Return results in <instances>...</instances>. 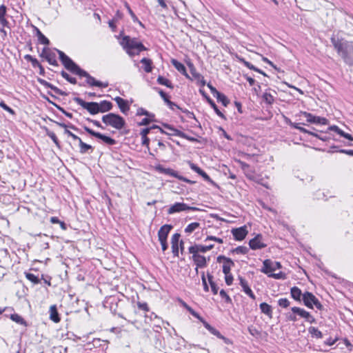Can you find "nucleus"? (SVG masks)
<instances>
[{
    "mask_svg": "<svg viewBox=\"0 0 353 353\" xmlns=\"http://www.w3.org/2000/svg\"><path fill=\"white\" fill-rule=\"evenodd\" d=\"M299 114L304 116L306 118L307 121L312 123V121L314 115L312 114L311 113H309L307 112H303V111H301Z\"/></svg>",
    "mask_w": 353,
    "mask_h": 353,
    "instance_id": "obj_56",
    "label": "nucleus"
},
{
    "mask_svg": "<svg viewBox=\"0 0 353 353\" xmlns=\"http://www.w3.org/2000/svg\"><path fill=\"white\" fill-rule=\"evenodd\" d=\"M328 130L334 131L336 132L338 134H339L341 137H344L348 140L353 141V137L351 134L346 133L343 132L342 130H341L337 125H331L328 128Z\"/></svg>",
    "mask_w": 353,
    "mask_h": 353,
    "instance_id": "obj_22",
    "label": "nucleus"
},
{
    "mask_svg": "<svg viewBox=\"0 0 353 353\" xmlns=\"http://www.w3.org/2000/svg\"><path fill=\"white\" fill-rule=\"evenodd\" d=\"M123 48L130 56H134L139 54V52L146 50L147 48L137 39H131L128 36H125L121 42Z\"/></svg>",
    "mask_w": 353,
    "mask_h": 353,
    "instance_id": "obj_2",
    "label": "nucleus"
},
{
    "mask_svg": "<svg viewBox=\"0 0 353 353\" xmlns=\"http://www.w3.org/2000/svg\"><path fill=\"white\" fill-rule=\"evenodd\" d=\"M220 296L221 298L224 299L225 302L228 303H232L231 298L228 295V294L225 292L224 290H221L219 292Z\"/></svg>",
    "mask_w": 353,
    "mask_h": 353,
    "instance_id": "obj_57",
    "label": "nucleus"
},
{
    "mask_svg": "<svg viewBox=\"0 0 353 353\" xmlns=\"http://www.w3.org/2000/svg\"><path fill=\"white\" fill-rule=\"evenodd\" d=\"M74 101H76L82 108L87 110L91 114L99 113V105L97 102H85L79 97H75Z\"/></svg>",
    "mask_w": 353,
    "mask_h": 353,
    "instance_id": "obj_7",
    "label": "nucleus"
},
{
    "mask_svg": "<svg viewBox=\"0 0 353 353\" xmlns=\"http://www.w3.org/2000/svg\"><path fill=\"white\" fill-rule=\"evenodd\" d=\"M157 82L160 85H165L168 88H173V85L170 80L166 78H164L162 76H159L157 78Z\"/></svg>",
    "mask_w": 353,
    "mask_h": 353,
    "instance_id": "obj_39",
    "label": "nucleus"
},
{
    "mask_svg": "<svg viewBox=\"0 0 353 353\" xmlns=\"http://www.w3.org/2000/svg\"><path fill=\"white\" fill-rule=\"evenodd\" d=\"M312 123L327 125L328 123V120L324 117L314 116L312 121Z\"/></svg>",
    "mask_w": 353,
    "mask_h": 353,
    "instance_id": "obj_43",
    "label": "nucleus"
},
{
    "mask_svg": "<svg viewBox=\"0 0 353 353\" xmlns=\"http://www.w3.org/2000/svg\"><path fill=\"white\" fill-rule=\"evenodd\" d=\"M261 239L262 236L261 234H258L252 239L249 242L250 248L252 250H259L266 247V245L261 241Z\"/></svg>",
    "mask_w": 353,
    "mask_h": 353,
    "instance_id": "obj_14",
    "label": "nucleus"
},
{
    "mask_svg": "<svg viewBox=\"0 0 353 353\" xmlns=\"http://www.w3.org/2000/svg\"><path fill=\"white\" fill-rule=\"evenodd\" d=\"M137 115H145V116H148V117H154V114H150L148 111H146L145 110L143 109V108H139L138 110H137Z\"/></svg>",
    "mask_w": 353,
    "mask_h": 353,
    "instance_id": "obj_63",
    "label": "nucleus"
},
{
    "mask_svg": "<svg viewBox=\"0 0 353 353\" xmlns=\"http://www.w3.org/2000/svg\"><path fill=\"white\" fill-rule=\"evenodd\" d=\"M303 301L304 305L308 308L312 309L314 305L319 310H322L323 309V305L319 302L318 299L310 292H305L303 293Z\"/></svg>",
    "mask_w": 353,
    "mask_h": 353,
    "instance_id": "obj_5",
    "label": "nucleus"
},
{
    "mask_svg": "<svg viewBox=\"0 0 353 353\" xmlns=\"http://www.w3.org/2000/svg\"><path fill=\"white\" fill-rule=\"evenodd\" d=\"M192 259L196 265V271H198V268H204L206 266V259L204 256L199 254H192Z\"/></svg>",
    "mask_w": 353,
    "mask_h": 353,
    "instance_id": "obj_19",
    "label": "nucleus"
},
{
    "mask_svg": "<svg viewBox=\"0 0 353 353\" xmlns=\"http://www.w3.org/2000/svg\"><path fill=\"white\" fill-rule=\"evenodd\" d=\"M49 312L50 319L54 323H59L60 321V317L56 305H51Z\"/></svg>",
    "mask_w": 353,
    "mask_h": 353,
    "instance_id": "obj_24",
    "label": "nucleus"
},
{
    "mask_svg": "<svg viewBox=\"0 0 353 353\" xmlns=\"http://www.w3.org/2000/svg\"><path fill=\"white\" fill-rule=\"evenodd\" d=\"M179 244H172V252L174 256H179Z\"/></svg>",
    "mask_w": 353,
    "mask_h": 353,
    "instance_id": "obj_62",
    "label": "nucleus"
},
{
    "mask_svg": "<svg viewBox=\"0 0 353 353\" xmlns=\"http://www.w3.org/2000/svg\"><path fill=\"white\" fill-rule=\"evenodd\" d=\"M232 234L236 241H242L243 240L247 234L248 230L246 229V226H242L238 228H234L232 230Z\"/></svg>",
    "mask_w": 353,
    "mask_h": 353,
    "instance_id": "obj_12",
    "label": "nucleus"
},
{
    "mask_svg": "<svg viewBox=\"0 0 353 353\" xmlns=\"http://www.w3.org/2000/svg\"><path fill=\"white\" fill-rule=\"evenodd\" d=\"M6 14V7L4 5L0 6V24L3 27H7L8 26V21L5 18Z\"/></svg>",
    "mask_w": 353,
    "mask_h": 353,
    "instance_id": "obj_27",
    "label": "nucleus"
},
{
    "mask_svg": "<svg viewBox=\"0 0 353 353\" xmlns=\"http://www.w3.org/2000/svg\"><path fill=\"white\" fill-rule=\"evenodd\" d=\"M262 98H263V101L269 105H272L274 101V96L270 92H269L268 90H266L263 94Z\"/></svg>",
    "mask_w": 353,
    "mask_h": 353,
    "instance_id": "obj_34",
    "label": "nucleus"
},
{
    "mask_svg": "<svg viewBox=\"0 0 353 353\" xmlns=\"http://www.w3.org/2000/svg\"><path fill=\"white\" fill-rule=\"evenodd\" d=\"M259 307L262 313L266 314L270 318H272V309L270 305L266 303H262L260 304Z\"/></svg>",
    "mask_w": 353,
    "mask_h": 353,
    "instance_id": "obj_29",
    "label": "nucleus"
},
{
    "mask_svg": "<svg viewBox=\"0 0 353 353\" xmlns=\"http://www.w3.org/2000/svg\"><path fill=\"white\" fill-rule=\"evenodd\" d=\"M214 248V245H194L190 246L188 249L189 252L191 254H199V252L205 253Z\"/></svg>",
    "mask_w": 353,
    "mask_h": 353,
    "instance_id": "obj_13",
    "label": "nucleus"
},
{
    "mask_svg": "<svg viewBox=\"0 0 353 353\" xmlns=\"http://www.w3.org/2000/svg\"><path fill=\"white\" fill-rule=\"evenodd\" d=\"M308 332L312 338H316V339L323 338L322 332L320 330H319L318 328H316L315 327H312V326L308 328Z\"/></svg>",
    "mask_w": 353,
    "mask_h": 353,
    "instance_id": "obj_31",
    "label": "nucleus"
},
{
    "mask_svg": "<svg viewBox=\"0 0 353 353\" xmlns=\"http://www.w3.org/2000/svg\"><path fill=\"white\" fill-rule=\"evenodd\" d=\"M207 100L210 105H211V107L214 109L216 114L221 118H225L224 114L219 110L218 107L216 106L214 101L211 99L210 97H207Z\"/></svg>",
    "mask_w": 353,
    "mask_h": 353,
    "instance_id": "obj_41",
    "label": "nucleus"
},
{
    "mask_svg": "<svg viewBox=\"0 0 353 353\" xmlns=\"http://www.w3.org/2000/svg\"><path fill=\"white\" fill-rule=\"evenodd\" d=\"M37 34L38 37V39L41 43L44 44V45H49V43H50L49 39L46 37H45L39 29H37Z\"/></svg>",
    "mask_w": 353,
    "mask_h": 353,
    "instance_id": "obj_44",
    "label": "nucleus"
},
{
    "mask_svg": "<svg viewBox=\"0 0 353 353\" xmlns=\"http://www.w3.org/2000/svg\"><path fill=\"white\" fill-rule=\"evenodd\" d=\"M188 164H189L190 168L192 170H194V172H196L197 174H199V175H201L203 172V170H201L199 166H197L196 164L192 163L191 161H188Z\"/></svg>",
    "mask_w": 353,
    "mask_h": 353,
    "instance_id": "obj_52",
    "label": "nucleus"
},
{
    "mask_svg": "<svg viewBox=\"0 0 353 353\" xmlns=\"http://www.w3.org/2000/svg\"><path fill=\"white\" fill-rule=\"evenodd\" d=\"M187 210L196 211L199 210V208L196 207H190L185 203H175L168 208V214H172Z\"/></svg>",
    "mask_w": 353,
    "mask_h": 353,
    "instance_id": "obj_9",
    "label": "nucleus"
},
{
    "mask_svg": "<svg viewBox=\"0 0 353 353\" xmlns=\"http://www.w3.org/2000/svg\"><path fill=\"white\" fill-rule=\"evenodd\" d=\"M330 40L339 56L341 57L346 64L352 65L353 42L334 35L331 37Z\"/></svg>",
    "mask_w": 353,
    "mask_h": 353,
    "instance_id": "obj_1",
    "label": "nucleus"
},
{
    "mask_svg": "<svg viewBox=\"0 0 353 353\" xmlns=\"http://www.w3.org/2000/svg\"><path fill=\"white\" fill-rule=\"evenodd\" d=\"M233 280H234L233 276L232 275L231 273L225 274V283L228 285H231L232 284Z\"/></svg>",
    "mask_w": 353,
    "mask_h": 353,
    "instance_id": "obj_59",
    "label": "nucleus"
},
{
    "mask_svg": "<svg viewBox=\"0 0 353 353\" xmlns=\"http://www.w3.org/2000/svg\"><path fill=\"white\" fill-rule=\"evenodd\" d=\"M38 82L43 85L44 87L46 88H50L51 90H52L56 94H59V95H61V96H67L68 94L64 92V91H62L61 90H60L59 88H58L57 87L53 85L52 84H51L50 83L46 81V80L44 79H38Z\"/></svg>",
    "mask_w": 353,
    "mask_h": 353,
    "instance_id": "obj_17",
    "label": "nucleus"
},
{
    "mask_svg": "<svg viewBox=\"0 0 353 353\" xmlns=\"http://www.w3.org/2000/svg\"><path fill=\"white\" fill-rule=\"evenodd\" d=\"M141 63H143V69L145 70V72H152V61L151 59H147V58H143L141 60Z\"/></svg>",
    "mask_w": 353,
    "mask_h": 353,
    "instance_id": "obj_30",
    "label": "nucleus"
},
{
    "mask_svg": "<svg viewBox=\"0 0 353 353\" xmlns=\"http://www.w3.org/2000/svg\"><path fill=\"white\" fill-rule=\"evenodd\" d=\"M57 51L59 55L60 61L64 67L72 73L77 74L81 68L63 52L59 50H57Z\"/></svg>",
    "mask_w": 353,
    "mask_h": 353,
    "instance_id": "obj_4",
    "label": "nucleus"
},
{
    "mask_svg": "<svg viewBox=\"0 0 353 353\" xmlns=\"http://www.w3.org/2000/svg\"><path fill=\"white\" fill-rule=\"evenodd\" d=\"M215 97L216 98L218 101L221 102V103L224 106H227L230 103V101L228 100L227 97L221 92H217V94L215 96Z\"/></svg>",
    "mask_w": 353,
    "mask_h": 353,
    "instance_id": "obj_40",
    "label": "nucleus"
},
{
    "mask_svg": "<svg viewBox=\"0 0 353 353\" xmlns=\"http://www.w3.org/2000/svg\"><path fill=\"white\" fill-rule=\"evenodd\" d=\"M24 59L28 61H30L32 63V66L34 68L39 65V63L37 61V59L36 58H34L30 54L25 55Z\"/></svg>",
    "mask_w": 353,
    "mask_h": 353,
    "instance_id": "obj_49",
    "label": "nucleus"
},
{
    "mask_svg": "<svg viewBox=\"0 0 353 353\" xmlns=\"http://www.w3.org/2000/svg\"><path fill=\"white\" fill-rule=\"evenodd\" d=\"M269 277L274 278L275 279H285L286 278V275L284 272H280L279 273H271L268 275Z\"/></svg>",
    "mask_w": 353,
    "mask_h": 353,
    "instance_id": "obj_50",
    "label": "nucleus"
},
{
    "mask_svg": "<svg viewBox=\"0 0 353 353\" xmlns=\"http://www.w3.org/2000/svg\"><path fill=\"white\" fill-rule=\"evenodd\" d=\"M288 123H289V125L290 126H292V128H295V129H297L299 130L300 132H303V133H306L307 132H309V130L303 128V127H301L299 126V123H292L291 121H287Z\"/></svg>",
    "mask_w": 353,
    "mask_h": 353,
    "instance_id": "obj_47",
    "label": "nucleus"
},
{
    "mask_svg": "<svg viewBox=\"0 0 353 353\" xmlns=\"http://www.w3.org/2000/svg\"><path fill=\"white\" fill-rule=\"evenodd\" d=\"M26 277L27 279H28L30 281L33 283L34 284H38L40 283L39 279L34 274L29 272L25 273Z\"/></svg>",
    "mask_w": 353,
    "mask_h": 353,
    "instance_id": "obj_45",
    "label": "nucleus"
},
{
    "mask_svg": "<svg viewBox=\"0 0 353 353\" xmlns=\"http://www.w3.org/2000/svg\"><path fill=\"white\" fill-rule=\"evenodd\" d=\"M79 77H83L86 78V83L90 86H97L99 88H107L108 86V82H101L96 80L93 77H92L88 72L81 69L79 72L77 74Z\"/></svg>",
    "mask_w": 353,
    "mask_h": 353,
    "instance_id": "obj_6",
    "label": "nucleus"
},
{
    "mask_svg": "<svg viewBox=\"0 0 353 353\" xmlns=\"http://www.w3.org/2000/svg\"><path fill=\"white\" fill-rule=\"evenodd\" d=\"M188 164H189L190 168L192 170H194V172H196L197 174H199V175H201L203 172V170H201L199 166H197L196 164L192 163L191 161H188Z\"/></svg>",
    "mask_w": 353,
    "mask_h": 353,
    "instance_id": "obj_53",
    "label": "nucleus"
},
{
    "mask_svg": "<svg viewBox=\"0 0 353 353\" xmlns=\"http://www.w3.org/2000/svg\"><path fill=\"white\" fill-rule=\"evenodd\" d=\"M199 227H200L199 223H197V222L191 223L185 228V232L186 233H192V232H194L195 230H196Z\"/></svg>",
    "mask_w": 353,
    "mask_h": 353,
    "instance_id": "obj_42",
    "label": "nucleus"
},
{
    "mask_svg": "<svg viewBox=\"0 0 353 353\" xmlns=\"http://www.w3.org/2000/svg\"><path fill=\"white\" fill-rule=\"evenodd\" d=\"M114 100L117 102L121 112L125 114L130 110L128 102L121 97H117Z\"/></svg>",
    "mask_w": 353,
    "mask_h": 353,
    "instance_id": "obj_20",
    "label": "nucleus"
},
{
    "mask_svg": "<svg viewBox=\"0 0 353 353\" xmlns=\"http://www.w3.org/2000/svg\"><path fill=\"white\" fill-rule=\"evenodd\" d=\"M294 312H297L298 316L305 319L306 321L310 323H316L315 318L310 314V312H307L303 308L299 307V309H294Z\"/></svg>",
    "mask_w": 353,
    "mask_h": 353,
    "instance_id": "obj_16",
    "label": "nucleus"
},
{
    "mask_svg": "<svg viewBox=\"0 0 353 353\" xmlns=\"http://www.w3.org/2000/svg\"><path fill=\"white\" fill-rule=\"evenodd\" d=\"M61 76L67 80L68 82H70L72 84H76L77 83V79L74 77H70L66 72L62 71L61 72Z\"/></svg>",
    "mask_w": 353,
    "mask_h": 353,
    "instance_id": "obj_48",
    "label": "nucleus"
},
{
    "mask_svg": "<svg viewBox=\"0 0 353 353\" xmlns=\"http://www.w3.org/2000/svg\"><path fill=\"white\" fill-rule=\"evenodd\" d=\"M207 276L212 293L214 294H216L218 293L219 288L216 285V284L213 281V276L209 273L207 274Z\"/></svg>",
    "mask_w": 353,
    "mask_h": 353,
    "instance_id": "obj_36",
    "label": "nucleus"
},
{
    "mask_svg": "<svg viewBox=\"0 0 353 353\" xmlns=\"http://www.w3.org/2000/svg\"><path fill=\"white\" fill-rule=\"evenodd\" d=\"M172 229V225L165 224L161 226L158 232L159 240H167L168 234Z\"/></svg>",
    "mask_w": 353,
    "mask_h": 353,
    "instance_id": "obj_18",
    "label": "nucleus"
},
{
    "mask_svg": "<svg viewBox=\"0 0 353 353\" xmlns=\"http://www.w3.org/2000/svg\"><path fill=\"white\" fill-rule=\"evenodd\" d=\"M79 147H80V153L85 154L88 152L89 150H92V147L90 145H88L84 142L82 141L81 139H80L79 141Z\"/></svg>",
    "mask_w": 353,
    "mask_h": 353,
    "instance_id": "obj_37",
    "label": "nucleus"
},
{
    "mask_svg": "<svg viewBox=\"0 0 353 353\" xmlns=\"http://www.w3.org/2000/svg\"><path fill=\"white\" fill-rule=\"evenodd\" d=\"M180 236L181 235L179 233L174 234L171 239V244H179Z\"/></svg>",
    "mask_w": 353,
    "mask_h": 353,
    "instance_id": "obj_58",
    "label": "nucleus"
},
{
    "mask_svg": "<svg viewBox=\"0 0 353 353\" xmlns=\"http://www.w3.org/2000/svg\"><path fill=\"white\" fill-rule=\"evenodd\" d=\"M157 90H158L159 94L161 97V98L165 101V103H167L170 101L169 97L168 96V94L159 88H158Z\"/></svg>",
    "mask_w": 353,
    "mask_h": 353,
    "instance_id": "obj_60",
    "label": "nucleus"
},
{
    "mask_svg": "<svg viewBox=\"0 0 353 353\" xmlns=\"http://www.w3.org/2000/svg\"><path fill=\"white\" fill-rule=\"evenodd\" d=\"M83 129L90 135L101 139L104 143H105L108 145H112L116 143V141L112 139L111 137L105 136L100 132H97L87 126H84Z\"/></svg>",
    "mask_w": 353,
    "mask_h": 353,
    "instance_id": "obj_10",
    "label": "nucleus"
},
{
    "mask_svg": "<svg viewBox=\"0 0 353 353\" xmlns=\"http://www.w3.org/2000/svg\"><path fill=\"white\" fill-rule=\"evenodd\" d=\"M102 121L117 130H121L125 125L124 119L119 114L109 113L102 117Z\"/></svg>",
    "mask_w": 353,
    "mask_h": 353,
    "instance_id": "obj_3",
    "label": "nucleus"
},
{
    "mask_svg": "<svg viewBox=\"0 0 353 353\" xmlns=\"http://www.w3.org/2000/svg\"><path fill=\"white\" fill-rule=\"evenodd\" d=\"M294 309H299V307H293L291 308V312H289L285 314L286 319L288 321L295 322V321H296L298 320L297 317H296V316L298 314H297V312H294Z\"/></svg>",
    "mask_w": 353,
    "mask_h": 353,
    "instance_id": "obj_35",
    "label": "nucleus"
},
{
    "mask_svg": "<svg viewBox=\"0 0 353 353\" xmlns=\"http://www.w3.org/2000/svg\"><path fill=\"white\" fill-rule=\"evenodd\" d=\"M278 304L281 307L287 308L288 306H290V303L288 299L281 298L278 301Z\"/></svg>",
    "mask_w": 353,
    "mask_h": 353,
    "instance_id": "obj_51",
    "label": "nucleus"
},
{
    "mask_svg": "<svg viewBox=\"0 0 353 353\" xmlns=\"http://www.w3.org/2000/svg\"><path fill=\"white\" fill-rule=\"evenodd\" d=\"M216 261L218 263H223V272L224 274L231 273V268L234 266V263L231 259L228 258L223 255H219L216 258Z\"/></svg>",
    "mask_w": 353,
    "mask_h": 353,
    "instance_id": "obj_11",
    "label": "nucleus"
},
{
    "mask_svg": "<svg viewBox=\"0 0 353 353\" xmlns=\"http://www.w3.org/2000/svg\"><path fill=\"white\" fill-rule=\"evenodd\" d=\"M171 63L179 72L188 77V75L186 72V68L183 63L176 59H172Z\"/></svg>",
    "mask_w": 353,
    "mask_h": 353,
    "instance_id": "obj_26",
    "label": "nucleus"
},
{
    "mask_svg": "<svg viewBox=\"0 0 353 353\" xmlns=\"http://www.w3.org/2000/svg\"><path fill=\"white\" fill-rule=\"evenodd\" d=\"M281 268L280 262L272 261L270 259H265L263 263V268L261 271L268 276L275 270Z\"/></svg>",
    "mask_w": 353,
    "mask_h": 353,
    "instance_id": "obj_8",
    "label": "nucleus"
},
{
    "mask_svg": "<svg viewBox=\"0 0 353 353\" xmlns=\"http://www.w3.org/2000/svg\"><path fill=\"white\" fill-rule=\"evenodd\" d=\"M46 134L52 140V141L55 143L57 147H60L59 141L58 140L56 134L46 129Z\"/></svg>",
    "mask_w": 353,
    "mask_h": 353,
    "instance_id": "obj_46",
    "label": "nucleus"
},
{
    "mask_svg": "<svg viewBox=\"0 0 353 353\" xmlns=\"http://www.w3.org/2000/svg\"><path fill=\"white\" fill-rule=\"evenodd\" d=\"M248 332L252 336L255 337H257L260 335V332L252 325L248 327Z\"/></svg>",
    "mask_w": 353,
    "mask_h": 353,
    "instance_id": "obj_55",
    "label": "nucleus"
},
{
    "mask_svg": "<svg viewBox=\"0 0 353 353\" xmlns=\"http://www.w3.org/2000/svg\"><path fill=\"white\" fill-rule=\"evenodd\" d=\"M64 133L66 134L68 136L72 137L75 141H79L81 139L80 137H79L76 134H73L72 132H70L68 129L65 130Z\"/></svg>",
    "mask_w": 353,
    "mask_h": 353,
    "instance_id": "obj_64",
    "label": "nucleus"
},
{
    "mask_svg": "<svg viewBox=\"0 0 353 353\" xmlns=\"http://www.w3.org/2000/svg\"><path fill=\"white\" fill-rule=\"evenodd\" d=\"M239 284L241 286L243 291L249 296L252 299L254 300L256 296L252 290L248 285V281L241 276H239Z\"/></svg>",
    "mask_w": 353,
    "mask_h": 353,
    "instance_id": "obj_15",
    "label": "nucleus"
},
{
    "mask_svg": "<svg viewBox=\"0 0 353 353\" xmlns=\"http://www.w3.org/2000/svg\"><path fill=\"white\" fill-rule=\"evenodd\" d=\"M290 294L292 297L296 300L301 301V296L303 297V294L301 290L298 287H293L290 290Z\"/></svg>",
    "mask_w": 353,
    "mask_h": 353,
    "instance_id": "obj_28",
    "label": "nucleus"
},
{
    "mask_svg": "<svg viewBox=\"0 0 353 353\" xmlns=\"http://www.w3.org/2000/svg\"><path fill=\"white\" fill-rule=\"evenodd\" d=\"M0 106L10 114H14V111L11 108L8 106L3 101H0Z\"/></svg>",
    "mask_w": 353,
    "mask_h": 353,
    "instance_id": "obj_61",
    "label": "nucleus"
},
{
    "mask_svg": "<svg viewBox=\"0 0 353 353\" xmlns=\"http://www.w3.org/2000/svg\"><path fill=\"white\" fill-rule=\"evenodd\" d=\"M240 61L244 64L245 66H246L248 68L254 71H256L260 74H262L264 76H266V74L263 72L261 70L256 68L254 65H253L251 63L245 61L244 59H241Z\"/></svg>",
    "mask_w": 353,
    "mask_h": 353,
    "instance_id": "obj_33",
    "label": "nucleus"
},
{
    "mask_svg": "<svg viewBox=\"0 0 353 353\" xmlns=\"http://www.w3.org/2000/svg\"><path fill=\"white\" fill-rule=\"evenodd\" d=\"M10 319L16 322L17 323H19L20 325H23L24 326H27L26 321L18 314H12L10 316Z\"/></svg>",
    "mask_w": 353,
    "mask_h": 353,
    "instance_id": "obj_38",
    "label": "nucleus"
},
{
    "mask_svg": "<svg viewBox=\"0 0 353 353\" xmlns=\"http://www.w3.org/2000/svg\"><path fill=\"white\" fill-rule=\"evenodd\" d=\"M98 105L99 112H105L110 111L113 107L112 103L108 101H102L100 103H98Z\"/></svg>",
    "mask_w": 353,
    "mask_h": 353,
    "instance_id": "obj_25",
    "label": "nucleus"
},
{
    "mask_svg": "<svg viewBox=\"0 0 353 353\" xmlns=\"http://www.w3.org/2000/svg\"><path fill=\"white\" fill-rule=\"evenodd\" d=\"M163 126L165 128H166L168 130H170L172 132L170 133H168V135H175V136H178V137H182V138H187V135L185 133L181 132L180 130H178L176 129H175L172 125H169L168 123H163Z\"/></svg>",
    "mask_w": 353,
    "mask_h": 353,
    "instance_id": "obj_23",
    "label": "nucleus"
},
{
    "mask_svg": "<svg viewBox=\"0 0 353 353\" xmlns=\"http://www.w3.org/2000/svg\"><path fill=\"white\" fill-rule=\"evenodd\" d=\"M233 252L236 254H245L248 252V249L245 246H238L233 250Z\"/></svg>",
    "mask_w": 353,
    "mask_h": 353,
    "instance_id": "obj_54",
    "label": "nucleus"
},
{
    "mask_svg": "<svg viewBox=\"0 0 353 353\" xmlns=\"http://www.w3.org/2000/svg\"><path fill=\"white\" fill-rule=\"evenodd\" d=\"M156 170L160 172V173H162V174H165L166 175H169V176H172L173 177H175L176 179H178L179 177V174L174 171V170L171 169V168H165L164 167H163L162 165H159L158 166L156 167Z\"/></svg>",
    "mask_w": 353,
    "mask_h": 353,
    "instance_id": "obj_21",
    "label": "nucleus"
},
{
    "mask_svg": "<svg viewBox=\"0 0 353 353\" xmlns=\"http://www.w3.org/2000/svg\"><path fill=\"white\" fill-rule=\"evenodd\" d=\"M45 59L52 65H58V63L56 59V54L52 51L46 54V57L45 58Z\"/></svg>",
    "mask_w": 353,
    "mask_h": 353,
    "instance_id": "obj_32",
    "label": "nucleus"
}]
</instances>
